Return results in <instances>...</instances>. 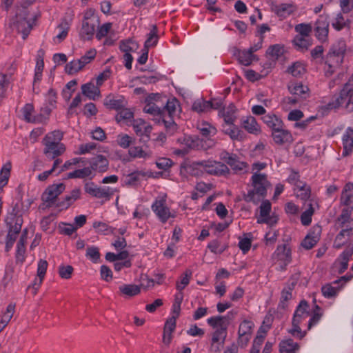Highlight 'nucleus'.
Segmentation results:
<instances>
[{"mask_svg": "<svg viewBox=\"0 0 353 353\" xmlns=\"http://www.w3.org/2000/svg\"><path fill=\"white\" fill-rule=\"evenodd\" d=\"M207 321L211 327L215 329L214 333L228 334L227 330L230 323L228 317L224 316H214L209 318Z\"/></svg>", "mask_w": 353, "mask_h": 353, "instance_id": "obj_18", "label": "nucleus"}, {"mask_svg": "<svg viewBox=\"0 0 353 353\" xmlns=\"http://www.w3.org/2000/svg\"><path fill=\"white\" fill-rule=\"evenodd\" d=\"M59 32L54 38V41L57 43L61 42L68 35L69 30V23L68 22H62L58 27Z\"/></svg>", "mask_w": 353, "mask_h": 353, "instance_id": "obj_52", "label": "nucleus"}, {"mask_svg": "<svg viewBox=\"0 0 353 353\" xmlns=\"http://www.w3.org/2000/svg\"><path fill=\"white\" fill-rule=\"evenodd\" d=\"M288 91L293 96H296L300 100L310 97V90L307 85L302 82L291 81L288 84Z\"/></svg>", "mask_w": 353, "mask_h": 353, "instance_id": "obj_15", "label": "nucleus"}, {"mask_svg": "<svg viewBox=\"0 0 353 353\" xmlns=\"http://www.w3.org/2000/svg\"><path fill=\"white\" fill-rule=\"evenodd\" d=\"M163 123L168 134H173L176 131L177 126L176 124L174 122L172 117H168L167 119L166 116H163Z\"/></svg>", "mask_w": 353, "mask_h": 353, "instance_id": "obj_64", "label": "nucleus"}, {"mask_svg": "<svg viewBox=\"0 0 353 353\" xmlns=\"http://www.w3.org/2000/svg\"><path fill=\"white\" fill-rule=\"evenodd\" d=\"M203 169L204 172L217 176L225 175L229 173V168L228 166L220 162L216 161H203Z\"/></svg>", "mask_w": 353, "mask_h": 353, "instance_id": "obj_12", "label": "nucleus"}, {"mask_svg": "<svg viewBox=\"0 0 353 353\" xmlns=\"http://www.w3.org/2000/svg\"><path fill=\"white\" fill-rule=\"evenodd\" d=\"M332 27L337 31L341 30L347 26V21L341 13H339L332 22Z\"/></svg>", "mask_w": 353, "mask_h": 353, "instance_id": "obj_62", "label": "nucleus"}, {"mask_svg": "<svg viewBox=\"0 0 353 353\" xmlns=\"http://www.w3.org/2000/svg\"><path fill=\"white\" fill-rule=\"evenodd\" d=\"M85 191L91 196L99 199L108 197L111 194L109 188H100L92 182L85 183Z\"/></svg>", "mask_w": 353, "mask_h": 353, "instance_id": "obj_22", "label": "nucleus"}, {"mask_svg": "<svg viewBox=\"0 0 353 353\" xmlns=\"http://www.w3.org/2000/svg\"><path fill=\"white\" fill-rule=\"evenodd\" d=\"M225 134H228L232 140H241L243 133L238 128L230 125L229 128L223 130Z\"/></svg>", "mask_w": 353, "mask_h": 353, "instance_id": "obj_53", "label": "nucleus"}, {"mask_svg": "<svg viewBox=\"0 0 353 353\" xmlns=\"http://www.w3.org/2000/svg\"><path fill=\"white\" fill-rule=\"evenodd\" d=\"M272 137L277 145L290 144L294 141L292 134L284 126L272 132Z\"/></svg>", "mask_w": 353, "mask_h": 353, "instance_id": "obj_21", "label": "nucleus"}, {"mask_svg": "<svg viewBox=\"0 0 353 353\" xmlns=\"http://www.w3.org/2000/svg\"><path fill=\"white\" fill-rule=\"evenodd\" d=\"M353 277L352 274H347L341 276L339 279L336 280L333 283H327L321 288L323 295L328 299L336 296L338 292L341 290L342 286L347 281H350Z\"/></svg>", "mask_w": 353, "mask_h": 353, "instance_id": "obj_10", "label": "nucleus"}, {"mask_svg": "<svg viewBox=\"0 0 353 353\" xmlns=\"http://www.w3.org/2000/svg\"><path fill=\"white\" fill-rule=\"evenodd\" d=\"M297 6L294 3L272 4L271 10L281 19H284L294 14L297 11Z\"/></svg>", "mask_w": 353, "mask_h": 353, "instance_id": "obj_13", "label": "nucleus"}, {"mask_svg": "<svg viewBox=\"0 0 353 353\" xmlns=\"http://www.w3.org/2000/svg\"><path fill=\"white\" fill-rule=\"evenodd\" d=\"M192 274V272L190 270H185L184 274L181 277L180 282L176 283L177 290L182 291L189 284Z\"/></svg>", "mask_w": 353, "mask_h": 353, "instance_id": "obj_58", "label": "nucleus"}, {"mask_svg": "<svg viewBox=\"0 0 353 353\" xmlns=\"http://www.w3.org/2000/svg\"><path fill=\"white\" fill-rule=\"evenodd\" d=\"M63 134L60 130H54L47 134L43 140V154L49 159H55L65 151V147L61 142Z\"/></svg>", "mask_w": 353, "mask_h": 353, "instance_id": "obj_2", "label": "nucleus"}, {"mask_svg": "<svg viewBox=\"0 0 353 353\" xmlns=\"http://www.w3.org/2000/svg\"><path fill=\"white\" fill-rule=\"evenodd\" d=\"M48 263L47 261L40 259L37 265V276L38 279H35L33 284V288L37 290L40 285L42 283L43 280L45 277L46 270L48 268Z\"/></svg>", "mask_w": 353, "mask_h": 353, "instance_id": "obj_37", "label": "nucleus"}, {"mask_svg": "<svg viewBox=\"0 0 353 353\" xmlns=\"http://www.w3.org/2000/svg\"><path fill=\"white\" fill-rule=\"evenodd\" d=\"M288 72L293 77H301L305 74V68L301 63L296 62L288 68Z\"/></svg>", "mask_w": 353, "mask_h": 353, "instance_id": "obj_51", "label": "nucleus"}, {"mask_svg": "<svg viewBox=\"0 0 353 353\" xmlns=\"http://www.w3.org/2000/svg\"><path fill=\"white\" fill-rule=\"evenodd\" d=\"M34 112V107L30 103H27L22 109L23 116L24 119L29 123H37L39 119L32 115Z\"/></svg>", "mask_w": 353, "mask_h": 353, "instance_id": "obj_46", "label": "nucleus"}, {"mask_svg": "<svg viewBox=\"0 0 353 353\" xmlns=\"http://www.w3.org/2000/svg\"><path fill=\"white\" fill-rule=\"evenodd\" d=\"M28 12L25 9L19 10L16 14V26L18 31L23 34V39H26L28 36L32 26L28 20Z\"/></svg>", "mask_w": 353, "mask_h": 353, "instance_id": "obj_11", "label": "nucleus"}, {"mask_svg": "<svg viewBox=\"0 0 353 353\" xmlns=\"http://www.w3.org/2000/svg\"><path fill=\"white\" fill-rule=\"evenodd\" d=\"M157 28L156 26H153L152 29L148 34V37L144 43V48L149 49V48L154 46L157 44Z\"/></svg>", "mask_w": 353, "mask_h": 353, "instance_id": "obj_50", "label": "nucleus"}, {"mask_svg": "<svg viewBox=\"0 0 353 353\" xmlns=\"http://www.w3.org/2000/svg\"><path fill=\"white\" fill-rule=\"evenodd\" d=\"M310 316L307 302L301 301L294 312L292 322V327L289 330V333L296 338L302 339L305 336L306 332L302 331L301 326L305 324L306 320Z\"/></svg>", "mask_w": 353, "mask_h": 353, "instance_id": "obj_5", "label": "nucleus"}, {"mask_svg": "<svg viewBox=\"0 0 353 353\" xmlns=\"http://www.w3.org/2000/svg\"><path fill=\"white\" fill-rule=\"evenodd\" d=\"M152 210L158 217L159 221L165 223L170 218L175 217V212L167 205V195L161 194L158 196L151 206Z\"/></svg>", "mask_w": 353, "mask_h": 353, "instance_id": "obj_8", "label": "nucleus"}, {"mask_svg": "<svg viewBox=\"0 0 353 353\" xmlns=\"http://www.w3.org/2000/svg\"><path fill=\"white\" fill-rule=\"evenodd\" d=\"M10 169V163H6L2 167L0 172V189H2L8 183Z\"/></svg>", "mask_w": 353, "mask_h": 353, "instance_id": "obj_49", "label": "nucleus"}, {"mask_svg": "<svg viewBox=\"0 0 353 353\" xmlns=\"http://www.w3.org/2000/svg\"><path fill=\"white\" fill-rule=\"evenodd\" d=\"M315 35L321 41L327 39L329 32L328 16L325 14H321L315 23Z\"/></svg>", "mask_w": 353, "mask_h": 353, "instance_id": "obj_14", "label": "nucleus"}, {"mask_svg": "<svg viewBox=\"0 0 353 353\" xmlns=\"http://www.w3.org/2000/svg\"><path fill=\"white\" fill-rule=\"evenodd\" d=\"M243 127L250 133L258 134L260 127L254 117L250 116L243 121Z\"/></svg>", "mask_w": 353, "mask_h": 353, "instance_id": "obj_42", "label": "nucleus"}, {"mask_svg": "<svg viewBox=\"0 0 353 353\" xmlns=\"http://www.w3.org/2000/svg\"><path fill=\"white\" fill-rule=\"evenodd\" d=\"M129 155L132 158L147 159L151 157V152H146L141 147H131L128 150Z\"/></svg>", "mask_w": 353, "mask_h": 353, "instance_id": "obj_45", "label": "nucleus"}, {"mask_svg": "<svg viewBox=\"0 0 353 353\" xmlns=\"http://www.w3.org/2000/svg\"><path fill=\"white\" fill-rule=\"evenodd\" d=\"M202 161L194 162L185 167L186 172L192 176H200L204 171L203 169Z\"/></svg>", "mask_w": 353, "mask_h": 353, "instance_id": "obj_48", "label": "nucleus"}, {"mask_svg": "<svg viewBox=\"0 0 353 353\" xmlns=\"http://www.w3.org/2000/svg\"><path fill=\"white\" fill-rule=\"evenodd\" d=\"M143 111L152 115L162 116L163 110L154 103H148L143 108Z\"/></svg>", "mask_w": 353, "mask_h": 353, "instance_id": "obj_63", "label": "nucleus"}, {"mask_svg": "<svg viewBox=\"0 0 353 353\" xmlns=\"http://www.w3.org/2000/svg\"><path fill=\"white\" fill-rule=\"evenodd\" d=\"M81 191L80 188L73 189L68 194H66L63 201L57 202V207L61 209H68L76 201L81 198Z\"/></svg>", "mask_w": 353, "mask_h": 353, "instance_id": "obj_26", "label": "nucleus"}, {"mask_svg": "<svg viewBox=\"0 0 353 353\" xmlns=\"http://www.w3.org/2000/svg\"><path fill=\"white\" fill-rule=\"evenodd\" d=\"M235 111V107L233 105H230L228 109L223 112L224 121L228 125H232L234 123L236 119L234 116Z\"/></svg>", "mask_w": 353, "mask_h": 353, "instance_id": "obj_61", "label": "nucleus"}, {"mask_svg": "<svg viewBox=\"0 0 353 353\" xmlns=\"http://www.w3.org/2000/svg\"><path fill=\"white\" fill-rule=\"evenodd\" d=\"M252 190L243 194V199L246 202L258 203L266 196L267 190L271 184L267 179V175L258 172L253 174L251 178Z\"/></svg>", "mask_w": 353, "mask_h": 353, "instance_id": "obj_1", "label": "nucleus"}, {"mask_svg": "<svg viewBox=\"0 0 353 353\" xmlns=\"http://www.w3.org/2000/svg\"><path fill=\"white\" fill-rule=\"evenodd\" d=\"M271 211V203L268 200L263 201L260 205V217L258 219L259 223H265L273 225L276 223L277 218L270 215Z\"/></svg>", "mask_w": 353, "mask_h": 353, "instance_id": "obj_19", "label": "nucleus"}, {"mask_svg": "<svg viewBox=\"0 0 353 353\" xmlns=\"http://www.w3.org/2000/svg\"><path fill=\"white\" fill-rule=\"evenodd\" d=\"M343 151L342 155L347 156L353 151V129L348 128L343 135Z\"/></svg>", "mask_w": 353, "mask_h": 353, "instance_id": "obj_30", "label": "nucleus"}, {"mask_svg": "<svg viewBox=\"0 0 353 353\" xmlns=\"http://www.w3.org/2000/svg\"><path fill=\"white\" fill-rule=\"evenodd\" d=\"M6 222L9 225V232L7 235L6 250L9 251L12 247L17 234L21 230V225L23 224V219L21 216H18L15 213V209L12 210V212L10 213L6 219Z\"/></svg>", "mask_w": 353, "mask_h": 353, "instance_id": "obj_7", "label": "nucleus"}, {"mask_svg": "<svg viewBox=\"0 0 353 353\" xmlns=\"http://www.w3.org/2000/svg\"><path fill=\"white\" fill-rule=\"evenodd\" d=\"M133 112L125 107L119 110V112L116 116V121L120 123L123 121H130L133 118Z\"/></svg>", "mask_w": 353, "mask_h": 353, "instance_id": "obj_55", "label": "nucleus"}, {"mask_svg": "<svg viewBox=\"0 0 353 353\" xmlns=\"http://www.w3.org/2000/svg\"><path fill=\"white\" fill-rule=\"evenodd\" d=\"M319 241L318 235H312L310 233L308 235L305 236L303 241L301 243V245L307 250L312 249Z\"/></svg>", "mask_w": 353, "mask_h": 353, "instance_id": "obj_59", "label": "nucleus"}, {"mask_svg": "<svg viewBox=\"0 0 353 353\" xmlns=\"http://www.w3.org/2000/svg\"><path fill=\"white\" fill-rule=\"evenodd\" d=\"M299 349V344L291 339L283 340L279 344L280 353H297Z\"/></svg>", "mask_w": 353, "mask_h": 353, "instance_id": "obj_36", "label": "nucleus"}, {"mask_svg": "<svg viewBox=\"0 0 353 353\" xmlns=\"http://www.w3.org/2000/svg\"><path fill=\"white\" fill-rule=\"evenodd\" d=\"M296 196L307 203H309L311 196L310 187L305 182L299 183L297 186L294 188Z\"/></svg>", "mask_w": 353, "mask_h": 353, "instance_id": "obj_32", "label": "nucleus"}, {"mask_svg": "<svg viewBox=\"0 0 353 353\" xmlns=\"http://www.w3.org/2000/svg\"><path fill=\"white\" fill-rule=\"evenodd\" d=\"M262 119L267 126L272 130V132L279 130L280 128H282L284 125L282 120L275 114H265L263 116Z\"/></svg>", "mask_w": 353, "mask_h": 353, "instance_id": "obj_34", "label": "nucleus"}, {"mask_svg": "<svg viewBox=\"0 0 353 353\" xmlns=\"http://www.w3.org/2000/svg\"><path fill=\"white\" fill-rule=\"evenodd\" d=\"M276 252L279 260L283 261L284 265H286L290 262L291 250L287 245L283 244L278 246Z\"/></svg>", "mask_w": 353, "mask_h": 353, "instance_id": "obj_38", "label": "nucleus"}, {"mask_svg": "<svg viewBox=\"0 0 353 353\" xmlns=\"http://www.w3.org/2000/svg\"><path fill=\"white\" fill-rule=\"evenodd\" d=\"M227 334L212 332L211 334V341L210 351L214 353H219L223 349Z\"/></svg>", "mask_w": 353, "mask_h": 353, "instance_id": "obj_27", "label": "nucleus"}, {"mask_svg": "<svg viewBox=\"0 0 353 353\" xmlns=\"http://www.w3.org/2000/svg\"><path fill=\"white\" fill-rule=\"evenodd\" d=\"M197 129L201 134L205 138H209L215 135L217 132L214 127L204 121L197 124Z\"/></svg>", "mask_w": 353, "mask_h": 353, "instance_id": "obj_41", "label": "nucleus"}, {"mask_svg": "<svg viewBox=\"0 0 353 353\" xmlns=\"http://www.w3.org/2000/svg\"><path fill=\"white\" fill-rule=\"evenodd\" d=\"M352 209L344 208L340 216L338 217L336 223L341 228L353 229V219L350 218Z\"/></svg>", "mask_w": 353, "mask_h": 353, "instance_id": "obj_29", "label": "nucleus"}, {"mask_svg": "<svg viewBox=\"0 0 353 353\" xmlns=\"http://www.w3.org/2000/svg\"><path fill=\"white\" fill-rule=\"evenodd\" d=\"M100 20L95 10L93 9L87 10L83 15L82 21V26L80 30V37L85 40H90L92 39L96 28H99Z\"/></svg>", "mask_w": 353, "mask_h": 353, "instance_id": "obj_6", "label": "nucleus"}, {"mask_svg": "<svg viewBox=\"0 0 353 353\" xmlns=\"http://www.w3.org/2000/svg\"><path fill=\"white\" fill-rule=\"evenodd\" d=\"M307 209L304 211L301 216V221L303 225H308L312 221V216L314 212L313 208V201L310 200L309 203L305 204Z\"/></svg>", "mask_w": 353, "mask_h": 353, "instance_id": "obj_43", "label": "nucleus"}, {"mask_svg": "<svg viewBox=\"0 0 353 353\" xmlns=\"http://www.w3.org/2000/svg\"><path fill=\"white\" fill-rule=\"evenodd\" d=\"M346 48V43L344 40H339L331 46L326 60L328 67L325 70L327 76L332 75L334 70L343 63Z\"/></svg>", "mask_w": 353, "mask_h": 353, "instance_id": "obj_4", "label": "nucleus"}, {"mask_svg": "<svg viewBox=\"0 0 353 353\" xmlns=\"http://www.w3.org/2000/svg\"><path fill=\"white\" fill-rule=\"evenodd\" d=\"M85 256L92 262L97 263L100 259L101 254L97 247L90 246L87 248Z\"/></svg>", "mask_w": 353, "mask_h": 353, "instance_id": "obj_60", "label": "nucleus"}, {"mask_svg": "<svg viewBox=\"0 0 353 353\" xmlns=\"http://www.w3.org/2000/svg\"><path fill=\"white\" fill-rule=\"evenodd\" d=\"M83 61L81 60V59L77 60H74L67 63L65 65V71L68 74H74L78 72L84 67Z\"/></svg>", "mask_w": 353, "mask_h": 353, "instance_id": "obj_47", "label": "nucleus"}, {"mask_svg": "<svg viewBox=\"0 0 353 353\" xmlns=\"http://www.w3.org/2000/svg\"><path fill=\"white\" fill-rule=\"evenodd\" d=\"M133 141V138L127 134H120L117 137V144L123 148H128L132 143Z\"/></svg>", "mask_w": 353, "mask_h": 353, "instance_id": "obj_57", "label": "nucleus"}, {"mask_svg": "<svg viewBox=\"0 0 353 353\" xmlns=\"http://www.w3.org/2000/svg\"><path fill=\"white\" fill-rule=\"evenodd\" d=\"M294 45L300 50H306L311 45L309 37L296 36L293 40Z\"/></svg>", "mask_w": 353, "mask_h": 353, "instance_id": "obj_54", "label": "nucleus"}, {"mask_svg": "<svg viewBox=\"0 0 353 353\" xmlns=\"http://www.w3.org/2000/svg\"><path fill=\"white\" fill-rule=\"evenodd\" d=\"M343 107L349 112L353 111V74L344 84L338 97L327 105L329 110Z\"/></svg>", "mask_w": 353, "mask_h": 353, "instance_id": "obj_3", "label": "nucleus"}, {"mask_svg": "<svg viewBox=\"0 0 353 353\" xmlns=\"http://www.w3.org/2000/svg\"><path fill=\"white\" fill-rule=\"evenodd\" d=\"M179 107V102L175 98L168 99L166 105L162 108V110H163L162 117L166 116L165 114H167L168 117H173L176 114Z\"/></svg>", "mask_w": 353, "mask_h": 353, "instance_id": "obj_40", "label": "nucleus"}, {"mask_svg": "<svg viewBox=\"0 0 353 353\" xmlns=\"http://www.w3.org/2000/svg\"><path fill=\"white\" fill-rule=\"evenodd\" d=\"M27 241V229H25L17 245L16 262L23 263L26 259V243Z\"/></svg>", "mask_w": 353, "mask_h": 353, "instance_id": "obj_28", "label": "nucleus"}, {"mask_svg": "<svg viewBox=\"0 0 353 353\" xmlns=\"http://www.w3.org/2000/svg\"><path fill=\"white\" fill-rule=\"evenodd\" d=\"M121 294L126 296H134L139 294L141 292L140 286L134 284H123L119 287Z\"/></svg>", "mask_w": 353, "mask_h": 353, "instance_id": "obj_39", "label": "nucleus"}, {"mask_svg": "<svg viewBox=\"0 0 353 353\" xmlns=\"http://www.w3.org/2000/svg\"><path fill=\"white\" fill-rule=\"evenodd\" d=\"M63 183L53 184L48 187L42 194V200L47 203L48 207L57 206V197L65 190Z\"/></svg>", "mask_w": 353, "mask_h": 353, "instance_id": "obj_9", "label": "nucleus"}, {"mask_svg": "<svg viewBox=\"0 0 353 353\" xmlns=\"http://www.w3.org/2000/svg\"><path fill=\"white\" fill-rule=\"evenodd\" d=\"M103 103L108 108L116 110H119L127 105V101L123 97H114L111 94L105 98Z\"/></svg>", "mask_w": 353, "mask_h": 353, "instance_id": "obj_25", "label": "nucleus"}, {"mask_svg": "<svg viewBox=\"0 0 353 353\" xmlns=\"http://www.w3.org/2000/svg\"><path fill=\"white\" fill-rule=\"evenodd\" d=\"M298 278L292 279L291 282L287 283L281 292L279 307L285 310L288 307V301L292 299V291L297 283Z\"/></svg>", "mask_w": 353, "mask_h": 353, "instance_id": "obj_20", "label": "nucleus"}, {"mask_svg": "<svg viewBox=\"0 0 353 353\" xmlns=\"http://www.w3.org/2000/svg\"><path fill=\"white\" fill-rule=\"evenodd\" d=\"M212 108L211 101L198 99L192 104V110L197 112H207Z\"/></svg>", "mask_w": 353, "mask_h": 353, "instance_id": "obj_44", "label": "nucleus"}, {"mask_svg": "<svg viewBox=\"0 0 353 353\" xmlns=\"http://www.w3.org/2000/svg\"><path fill=\"white\" fill-rule=\"evenodd\" d=\"M132 127L136 134L141 138L145 137L147 139L150 138V134L152 131V126L141 119H136L133 121Z\"/></svg>", "mask_w": 353, "mask_h": 353, "instance_id": "obj_24", "label": "nucleus"}, {"mask_svg": "<svg viewBox=\"0 0 353 353\" xmlns=\"http://www.w3.org/2000/svg\"><path fill=\"white\" fill-rule=\"evenodd\" d=\"M253 327L254 323L250 321L244 320L241 323L238 331V343L239 345L241 347H245L247 345L251 338Z\"/></svg>", "mask_w": 353, "mask_h": 353, "instance_id": "obj_16", "label": "nucleus"}, {"mask_svg": "<svg viewBox=\"0 0 353 353\" xmlns=\"http://www.w3.org/2000/svg\"><path fill=\"white\" fill-rule=\"evenodd\" d=\"M90 168L92 171H98L99 172H104L108 168V161L103 155H98L90 160Z\"/></svg>", "mask_w": 353, "mask_h": 353, "instance_id": "obj_31", "label": "nucleus"}, {"mask_svg": "<svg viewBox=\"0 0 353 353\" xmlns=\"http://www.w3.org/2000/svg\"><path fill=\"white\" fill-rule=\"evenodd\" d=\"M234 54L237 57L239 62L245 66L250 65L253 61L257 60L256 55L246 50H236Z\"/></svg>", "mask_w": 353, "mask_h": 353, "instance_id": "obj_35", "label": "nucleus"}, {"mask_svg": "<svg viewBox=\"0 0 353 353\" xmlns=\"http://www.w3.org/2000/svg\"><path fill=\"white\" fill-rule=\"evenodd\" d=\"M138 48V44L133 40L122 41L120 43V50L125 53H130Z\"/></svg>", "mask_w": 353, "mask_h": 353, "instance_id": "obj_56", "label": "nucleus"}, {"mask_svg": "<svg viewBox=\"0 0 353 353\" xmlns=\"http://www.w3.org/2000/svg\"><path fill=\"white\" fill-rule=\"evenodd\" d=\"M341 205L346 208L353 210V183H347L345 185L340 198Z\"/></svg>", "mask_w": 353, "mask_h": 353, "instance_id": "obj_23", "label": "nucleus"}, {"mask_svg": "<svg viewBox=\"0 0 353 353\" xmlns=\"http://www.w3.org/2000/svg\"><path fill=\"white\" fill-rule=\"evenodd\" d=\"M81 91L83 95L92 100H96L100 97L99 87L92 82L82 85Z\"/></svg>", "mask_w": 353, "mask_h": 353, "instance_id": "obj_33", "label": "nucleus"}, {"mask_svg": "<svg viewBox=\"0 0 353 353\" xmlns=\"http://www.w3.org/2000/svg\"><path fill=\"white\" fill-rule=\"evenodd\" d=\"M353 254V245H348L341 253L334 264L335 271L339 274L343 273L348 267V262Z\"/></svg>", "mask_w": 353, "mask_h": 353, "instance_id": "obj_17", "label": "nucleus"}]
</instances>
